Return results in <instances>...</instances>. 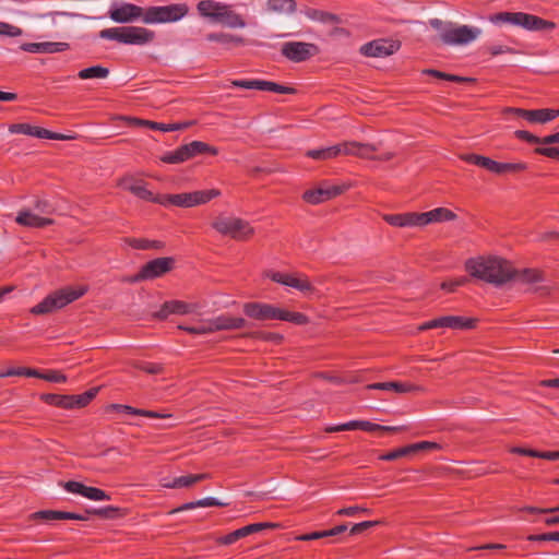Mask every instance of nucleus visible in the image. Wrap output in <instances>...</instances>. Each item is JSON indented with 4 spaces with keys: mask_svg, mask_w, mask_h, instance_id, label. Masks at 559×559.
<instances>
[{
    "mask_svg": "<svg viewBox=\"0 0 559 559\" xmlns=\"http://www.w3.org/2000/svg\"><path fill=\"white\" fill-rule=\"evenodd\" d=\"M413 454L412 453V449L409 445H406V447H403V448H400V449H396V450H393L386 454H383L380 456V460H383V461H395L397 459H401V457H404V456H407V455H411Z\"/></svg>",
    "mask_w": 559,
    "mask_h": 559,
    "instance_id": "nucleus-51",
    "label": "nucleus"
},
{
    "mask_svg": "<svg viewBox=\"0 0 559 559\" xmlns=\"http://www.w3.org/2000/svg\"><path fill=\"white\" fill-rule=\"evenodd\" d=\"M207 328L209 326L206 324V320H202L200 325H198V326L179 325V329H181L190 334H197V335L209 334Z\"/></svg>",
    "mask_w": 559,
    "mask_h": 559,
    "instance_id": "nucleus-57",
    "label": "nucleus"
},
{
    "mask_svg": "<svg viewBox=\"0 0 559 559\" xmlns=\"http://www.w3.org/2000/svg\"><path fill=\"white\" fill-rule=\"evenodd\" d=\"M240 538H242L240 531L236 530V531L229 533L228 535L217 538V543L221 545H231Z\"/></svg>",
    "mask_w": 559,
    "mask_h": 559,
    "instance_id": "nucleus-62",
    "label": "nucleus"
},
{
    "mask_svg": "<svg viewBox=\"0 0 559 559\" xmlns=\"http://www.w3.org/2000/svg\"><path fill=\"white\" fill-rule=\"evenodd\" d=\"M87 292L86 286L64 287L49 294L41 302L31 309V313L39 316L62 309L67 305L81 298Z\"/></svg>",
    "mask_w": 559,
    "mask_h": 559,
    "instance_id": "nucleus-3",
    "label": "nucleus"
},
{
    "mask_svg": "<svg viewBox=\"0 0 559 559\" xmlns=\"http://www.w3.org/2000/svg\"><path fill=\"white\" fill-rule=\"evenodd\" d=\"M206 39L209 41H217L222 44H229V43H241L242 39L240 37H236L230 34L225 33H211L206 35Z\"/></svg>",
    "mask_w": 559,
    "mask_h": 559,
    "instance_id": "nucleus-45",
    "label": "nucleus"
},
{
    "mask_svg": "<svg viewBox=\"0 0 559 559\" xmlns=\"http://www.w3.org/2000/svg\"><path fill=\"white\" fill-rule=\"evenodd\" d=\"M380 143H362L360 142V151L361 156L360 158H376L372 156V153L377 152L379 150Z\"/></svg>",
    "mask_w": 559,
    "mask_h": 559,
    "instance_id": "nucleus-58",
    "label": "nucleus"
},
{
    "mask_svg": "<svg viewBox=\"0 0 559 559\" xmlns=\"http://www.w3.org/2000/svg\"><path fill=\"white\" fill-rule=\"evenodd\" d=\"M109 74V70L102 66H95L83 69L79 72V78L82 80L87 79H106Z\"/></svg>",
    "mask_w": 559,
    "mask_h": 559,
    "instance_id": "nucleus-36",
    "label": "nucleus"
},
{
    "mask_svg": "<svg viewBox=\"0 0 559 559\" xmlns=\"http://www.w3.org/2000/svg\"><path fill=\"white\" fill-rule=\"evenodd\" d=\"M195 504H199L200 508H206V507H224L226 503L219 501L216 498L213 497H206L200 500L195 501Z\"/></svg>",
    "mask_w": 559,
    "mask_h": 559,
    "instance_id": "nucleus-63",
    "label": "nucleus"
},
{
    "mask_svg": "<svg viewBox=\"0 0 559 559\" xmlns=\"http://www.w3.org/2000/svg\"><path fill=\"white\" fill-rule=\"evenodd\" d=\"M15 222L19 225L26 227H45L51 225L53 221L51 218L40 217L33 213L29 209H23L17 213Z\"/></svg>",
    "mask_w": 559,
    "mask_h": 559,
    "instance_id": "nucleus-21",
    "label": "nucleus"
},
{
    "mask_svg": "<svg viewBox=\"0 0 559 559\" xmlns=\"http://www.w3.org/2000/svg\"><path fill=\"white\" fill-rule=\"evenodd\" d=\"M382 218L391 226L404 228V213L383 214Z\"/></svg>",
    "mask_w": 559,
    "mask_h": 559,
    "instance_id": "nucleus-59",
    "label": "nucleus"
},
{
    "mask_svg": "<svg viewBox=\"0 0 559 559\" xmlns=\"http://www.w3.org/2000/svg\"><path fill=\"white\" fill-rule=\"evenodd\" d=\"M426 73L430 74V75H433L438 79H443V80H448V81H451V82H456V83H464V82H473L474 79H471V78H465V76H459V75H453V74H447L444 72H440V71H437V70H427Z\"/></svg>",
    "mask_w": 559,
    "mask_h": 559,
    "instance_id": "nucleus-48",
    "label": "nucleus"
},
{
    "mask_svg": "<svg viewBox=\"0 0 559 559\" xmlns=\"http://www.w3.org/2000/svg\"><path fill=\"white\" fill-rule=\"evenodd\" d=\"M221 195L218 189H211L206 191H193L194 206L205 204L210 200Z\"/></svg>",
    "mask_w": 559,
    "mask_h": 559,
    "instance_id": "nucleus-42",
    "label": "nucleus"
},
{
    "mask_svg": "<svg viewBox=\"0 0 559 559\" xmlns=\"http://www.w3.org/2000/svg\"><path fill=\"white\" fill-rule=\"evenodd\" d=\"M465 270L471 276L497 287L509 283L516 274L509 261L496 255L471 258L465 262Z\"/></svg>",
    "mask_w": 559,
    "mask_h": 559,
    "instance_id": "nucleus-1",
    "label": "nucleus"
},
{
    "mask_svg": "<svg viewBox=\"0 0 559 559\" xmlns=\"http://www.w3.org/2000/svg\"><path fill=\"white\" fill-rule=\"evenodd\" d=\"M209 478V474H197V475H186L176 477L173 479L171 484H165V488H182L190 487L193 484Z\"/></svg>",
    "mask_w": 559,
    "mask_h": 559,
    "instance_id": "nucleus-30",
    "label": "nucleus"
},
{
    "mask_svg": "<svg viewBox=\"0 0 559 559\" xmlns=\"http://www.w3.org/2000/svg\"><path fill=\"white\" fill-rule=\"evenodd\" d=\"M212 227L219 234L229 236L236 240H246L253 234V228L249 222L227 215H218L213 222Z\"/></svg>",
    "mask_w": 559,
    "mask_h": 559,
    "instance_id": "nucleus-5",
    "label": "nucleus"
},
{
    "mask_svg": "<svg viewBox=\"0 0 559 559\" xmlns=\"http://www.w3.org/2000/svg\"><path fill=\"white\" fill-rule=\"evenodd\" d=\"M197 309L195 305L187 304L179 300L166 301L162 308L153 313V317L158 320H165L169 314H189L193 313Z\"/></svg>",
    "mask_w": 559,
    "mask_h": 559,
    "instance_id": "nucleus-17",
    "label": "nucleus"
},
{
    "mask_svg": "<svg viewBox=\"0 0 559 559\" xmlns=\"http://www.w3.org/2000/svg\"><path fill=\"white\" fill-rule=\"evenodd\" d=\"M224 5L225 4L215 2L213 0H203V1L199 2L198 10L201 15L211 17V19H214L215 21H217L222 10H224Z\"/></svg>",
    "mask_w": 559,
    "mask_h": 559,
    "instance_id": "nucleus-26",
    "label": "nucleus"
},
{
    "mask_svg": "<svg viewBox=\"0 0 559 559\" xmlns=\"http://www.w3.org/2000/svg\"><path fill=\"white\" fill-rule=\"evenodd\" d=\"M359 426H360V420H352V421L336 425V426H329L325 428V431L338 432V431L355 430V429H359Z\"/></svg>",
    "mask_w": 559,
    "mask_h": 559,
    "instance_id": "nucleus-54",
    "label": "nucleus"
},
{
    "mask_svg": "<svg viewBox=\"0 0 559 559\" xmlns=\"http://www.w3.org/2000/svg\"><path fill=\"white\" fill-rule=\"evenodd\" d=\"M188 13L185 3H175L162 7H148L144 17V24L174 23L181 20Z\"/></svg>",
    "mask_w": 559,
    "mask_h": 559,
    "instance_id": "nucleus-6",
    "label": "nucleus"
},
{
    "mask_svg": "<svg viewBox=\"0 0 559 559\" xmlns=\"http://www.w3.org/2000/svg\"><path fill=\"white\" fill-rule=\"evenodd\" d=\"M267 9L280 14H289L295 10L294 0H269Z\"/></svg>",
    "mask_w": 559,
    "mask_h": 559,
    "instance_id": "nucleus-33",
    "label": "nucleus"
},
{
    "mask_svg": "<svg viewBox=\"0 0 559 559\" xmlns=\"http://www.w3.org/2000/svg\"><path fill=\"white\" fill-rule=\"evenodd\" d=\"M160 159L164 163L179 164L190 159V157L187 146L181 145L176 151L166 153Z\"/></svg>",
    "mask_w": 559,
    "mask_h": 559,
    "instance_id": "nucleus-34",
    "label": "nucleus"
},
{
    "mask_svg": "<svg viewBox=\"0 0 559 559\" xmlns=\"http://www.w3.org/2000/svg\"><path fill=\"white\" fill-rule=\"evenodd\" d=\"M358 512H362L365 514H370L371 513V511L369 509H367V508L355 506V507H347V508L340 509L337 511V514L338 515L353 516V515H355Z\"/></svg>",
    "mask_w": 559,
    "mask_h": 559,
    "instance_id": "nucleus-61",
    "label": "nucleus"
},
{
    "mask_svg": "<svg viewBox=\"0 0 559 559\" xmlns=\"http://www.w3.org/2000/svg\"><path fill=\"white\" fill-rule=\"evenodd\" d=\"M429 24L438 31L440 39L451 46H464L477 40L483 31L480 27L466 24L443 22L440 19H431Z\"/></svg>",
    "mask_w": 559,
    "mask_h": 559,
    "instance_id": "nucleus-2",
    "label": "nucleus"
},
{
    "mask_svg": "<svg viewBox=\"0 0 559 559\" xmlns=\"http://www.w3.org/2000/svg\"><path fill=\"white\" fill-rule=\"evenodd\" d=\"M11 376L35 377V376H37V370L31 369V368H16V369H10L5 372L0 373V378L11 377Z\"/></svg>",
    "mask_w": 559,
    "mask_h": 559,
    "instance_id": "nucleus-56",
    "label": "nucleus"
},
{
    "mask_svg": "<svg viewBox=\"0 0 559 559\" xmlns=\"http://www.w3.org/2000/svg\"><path fill=\"white\" fill-rule=\"evenodd\" d=\"M424 213H404V228L425 227Z\"/></svg>",
    "mask_w": 559,
    "mask_h": 559,
    "instance_id": "nucleus-41",
    "label": "nucleus"
},
{
    "mask_svg": "<svg viewBox=\"0 0 559 559\" xmlns=\"http://www.w3.org/2000/svg\"><path fill=\"white\" fill-rule=\"evenodd\" d=\"M473 319H465L463 317L447 316L438 318L439 328L450 329H472L474 326Z\"/></svg>",
    "mask_w": 559,
    "mask_h": 559,
    "instance_id": "nucleus-25",
    "label": "nucleus"
},
{
    "mask_svg": "<svg viewBox=\"0 0 559 559\" xmlns=\"http://www.w3.org/2000/svg\"><path fill=\"white\" fill-rule=\"evenodd\" d=\"M515 19H516V22H515L516 26H521L528 31H538V29H543L546 27H548V28L554 27L552 23L547 22L538 16L523 13V12H516Z\"/></svg>",
    "mask_w": 559,
    "mask_h": 559,
    "instance_id": "nucleus-20",
    "label": "nucleus"
},
{
    "mask_svg": "<svg viewBox=\"0 0 559 559\" xmlns=\"http://www.w3.org/2000/svg\"><path fill=\"white\" fill-rule=\"evenodd\" d=\"M231 85L241 88L270 91L281 94L295 93V90L293 87L283 86L277 83L263 80H234L231 82Z\"/></svg>",
    "mask_w": 559,
    "mask_h": 559,
    "instance_id": "nucleus-12",
    "label": "nucleus"
},
{
    "mask_svg": "<svg viewBox=\"0 0 559 559\" xmlns=\"http://www.w3.org/2000/svg\"><path fill=\"white\" fill-rule=\"evenodd\" d=\"M400 44L394 40L378 39L361 46L360 51L367 57L382 58L397 51Z\"/></svg>",
    "mask_w": 559,
    "mask_h": 559,
    "instance_id": "nucleus-11",
    "label": "nucleus"
},
{
    "mask_svg": "<svg viewBox=\"0 0 559 559\" xmlns=\"http://www.w3.org/2000/svg\"><path fill=\"white\" fill-rule=\"evenodd\" d=\"M424 218H425V225L427 226V225L433 224V223H442V222H447V221H453L456 218V215L452 211H450L445 207H437L429 212H425Z\"/></svg>",
    "mask_w": 559,
    "mask_h": 559,
    "instance_id": "nucleus-24",
    "label": "nucleus"
},
{
    "mask_svg": "<svg viewBox=\"0 0 559 559\" xmlns=\"http://www.w3.org/2000/svg\"><path fill=\"white\" fill-rule=\"evenodd\" d=\"M98 388H93L80 395H71L72 408L86 406L98 393Z\"/></svg>",
    "mask_w": 559,
    "mask_h": 559,
    "instance_id": "nucleus-38",
    "label": "nucleus"
},
{
    "mask_svg": "<svg viewBox=\"0 0 559 559\" xmlns=\"http://www.w3.org/2000/svg\"><path fill=\"white\" fill-rule=\"evenodd\" d=\"M514 278H518L522 284L528 285L530 292L542 296H546L552 289L557 288V286L551 284L542 271L535 269H525L520 272L516 271Z\"/></svg>",
    "mask_w": 559,
    "mask_h": 559,
    "instance_id": "nucleus-7",
    "label": "nucleus"
},
{
    "mask_svg": "<svg viewBox=\"0 0 559 559\" xmlns=\"http://www.w3.org/2000/svg\"><path fill=\"white\" fill-rule=\"evenodd\" d=\"M64 488L69 492L82 495L90 500L102 501L110 499L109 495H107L104 490L95 487H87L78 481H68L64 485Z\"/></svg>",
    "mask_w": 559,
    "mask_h": 559,
    "instance_id": "nucleus-18",
    "label": "nucleus"
},
{
    "mask_svg": "<svg viewBox=\"0 0 559 559\" xmlns=\"http://www.w3.org/2000/svg\"><path fill=\"white\" fill-rule=\"evenodd\" d=\"M516 12H501L497 13L495 15H491L489 17L490 22L498 24V23H509L512 25H515L516 22Z\"/></svg>",
    "mask_w": 559,
    "mask_h": 559,
    "instance_id": "nucleus-53",
    "label": "nucleus"
},
{
    "mask_svg": "<svg viewBox=\"0 0 559 559\" xmlns=\"http://www.w3.org/2000/svg\"><path fill=\"white\" fill-rule=\"evenodd\" d=\"M222 330H239L248 325L243 318H235L230 316H218V321Z\"/></svg>",
    "mask_w": 559,
    "mask_h": 559,
    "instance_id": "nucleus-32",
    "label": "nucleus"
},
{
    "mask_svg": "<svg viewBox=\"0 0 559 559\" xmlns=\"http://www.w3.org/2000/svg\"><path fill=\"white\" fill-rule=\"evenodd\" d=\"M286 286L296 288L306 294H311L316 290L308 277L299 273L290 274Z\"/></svg>",
    "mask_w": 559,
    "mask_h": 559,
    "instance_id": "nucleus-27",
    "label": "nucleus"
},
{
    "mask_svg": "<svg viewBox=\"0 0 559 559\" xmlns=\"http://www.w3.org/2000/svg\"><path fill=\"white\" fill-rule=\"evenodd\" d=\"M162 199L165 200L164 205L171 204V205L181 206V207L194 206L193 192L162 195Z\"/></svg>",
    "mask_w": 559,
    "mask_h": 559,
    "instance_id": "nucleus-28",
    "label": "nucleus"
},
{
    "mask_svg": "<svg viewBox=\"0 0 559 559\" xmlns=\"http://www.w3.org/2000/svg\"><path fill=\"white\" fill-rule=\"evenodd\" d=\"M40 399L47 404L55 405L61 408H72L71 395H58V394H41Z\"/></svg>",
    "mask_w": 559,
    "mask_h": 559,
    "instance_id": "nucleus-35",
    "label": "nucleus"
},
{
    "mask_svg": "<svg viewBox=\"0 0 559 559\" xmlns=\"http://www.w3.org/2000/svg\"><path fill=\"white\" fill-rule=\"evenodd\" d=\"M349 187L350 183L332 185L323 181L318 187L307 190L302 198L306 202L316 205L342 194Z\"/></svg>",
    "mask_w": 559,
    "mask_h": 559,
    "instance_id": "nucleus-9",
    "label": "nucleus"
},
{
    "mask_svg": "<svg viewBox=\"0 0 559 559\" xmlns=\"http://www.w3.org/2000/svg\"><path fill=\"white\" fill-rule=\"evenodd\" d=\"M35 378L44 379L55 383H64L67 381V377L57 370H48L46 372H40L37 370V376H35Z\"/></svg>",
    "mask_w": 559,
    "mask_h": 559,
    "instance_id": "nucleus-44",
    "label": "nucleus"
},
{
    "mask_svg": "<svg viewBox=\"0 0 559 559\" xmlns=\"http://www.w3.org/2000/svg\"><path fill=\"white\" fill-rule=\"evenodd\" d=\"M9 131L11 133H22V134H27V135L36 136V138H39V139H51V140H67V139H69V136H67V135H63V134H60V133H55V132H51V131L46 130L44 128L34 127V126H31V124H27V123L12 124V126H10Z\"/></svg>",
    "mask_w": 559,
    "mask_h": 559,
    "instance_id": "nucleus-15",
    "label": "nucleus"
},
{
    "mask_svg": "<svg viewBox=\"0 0 559 559\" xmlns=\"http://www.w3.org/2000/svg\"><path fill=\"white\" fill-rule=\"evenodd\" d=\"M217 22H221L230 28H243L246 26L245 20L236 12L229 9L228 5H224Z\"/></svg>",
    "mask_w": 559,
    "mask_h": 559,
    "instance_id": "nucleus-23",
    "label": "nucleus"
},
{
    "mask_svg": "<svg viewBox=\"0 0 559 559\" xmlns=\"http://www.w3.org/2000/svg\"><path fill=\"white\" fill-rule=\"evenodd\" d=\"M119 186L139 197L140 199L165 204V200L162 199V197H155L150 190L146 189L143 181L133 177H126L121 179Z\"/></svg>",
    "mask_w": 559,
    "mask_h": 559,
    "instance_id": "nucleus-14",
    "label": "nucleus"
},
{
    "mask_svg": "<svg viewBox=\"0 0 559 559\" xmlns=\"http://www.w3.org/2000/svg\"><path fill=\"white\" fill-rule=\"evenodd\" d=\"M243 312L246 316L255 320H273L278 319L281 309L269 304L248 302L243 305Z\"/></svg>",
    "mask_w": 559,
    "mask_h": 559,
    "instance_id": "nucleus-13",
    "label": "nucleus"
},
{
    "mask_svg": "<svg viewBox=\"0 0 559 559\" xmlns=\"http://www.w3.org/2000/svg\"><path fill=\"white\" fill-rule=\"evenodd\" d=\"M99 37L124 45L143 46L154 40L155 33L141 26H119L100 31Z\"/></svg>",
    "mask_w": 559,
    "mask_h": 559,
    "instance_id": "nucleus-4",
    "label": "nucleus"
},
{
    "mask_svg": "<svg viewBox=\"0 0 559 559\" xmlns=\"http://www.w3.org/2000/svg\"><path fill=\"white\" fill-rule=\"evenodd\" d=\"M280 320L289 321L296 324H306L308 323V318L300 312H289L281 309Z\"/></svg>",
    "mask_w": 559,
    "mask_h": 559,
    "instance_id": "nucleus-46",
    "label": "nucleus"
},
{
    "mask_svg": "<svg viewBox=\"0 0 559 559\" xmlns=\"http://www.w3.org/2000/svg\"><path fill=\"white\" fill-rule=\"evenodd\" d=\"M22 34H23L22 28L15 26L13 24L0 21V35L1 36L19 37Z\"/></svg>",
    "mask_w": 559,
    "mask_h": 559,
    "instance_id": "nucleus-52",
    "label": "nucleus"
},
{
    "mask_svg": "<svg viewBox=\"0 0 559 559\" xmlns=\"http://www.w3.org/2000/svg\"><path fill=\"white\" fill-rule=\"evenodd\" d=\"M146 8L139 7L130 2L111 4L108 15L115 23L130 24L136 21L144 23Z\"/></svg>",
    "mask_w": 559,
    "mask_h": 559,
    "instance_id": "nucleus-8",
    "label": "nucleus"
},
{
    "mask_svg": "<svg viewBox=\"0 0 559 559\" xmlns=\"http://www.w3.org/2000/svg\"><path fill=\"white\" fill-rule=\"evenodd\" d=\"M409 447L412 449L413 454L420 450H441L442 449V445L440 443L432 442V441H420L417 443L409 444Z\"/></svg>",
    "mask_w": 559,
    "mask_h": 559,
    "instance_id": "nucleus-55",
    "label": "nucleus"
},
{
    "mask_svg": "<svg viewBox=\"0 0 559 559\" xmlns=\"http://www.w3.org/2000/svg\"><path fill=\"white\" fill-rule=\"evenodd\" d=\"M175 260L173 258H157L150 261L142 267V277L153 280L169 272L174 266Z\"/></svg>",
    "mask_w": 559,
    "mask_h": 559,
    "instance_id": "nucleus-16",
    "label": "nucleus"
},
{
    "mask_svg": "<svg viewBox=\"0 0 559 559\" xmlns=\"http://www.w3.org/2000/svg\"><path fill=\"white\" fill-rule=\"evenodd\" d=\"M317 48L313 44L304 41H289L282 46V53L292 61L300 62L312 55H314Z\"/></svg>",
    "mask_w": 559,
    "mask_h": 559,
    "instance_id": "nucleus-10",
    "label": "nucleus"
},
{
    "mask_svg": "<svg viewBox=\"0 0 559 559\" xmlns=\"http://www.w3.org/2000/svg\"><path fill=\"white\" fill-rule=\"evenodd\" d=\"M69 48L68 43H24L21 45V49L32 53H55L61 52Z\"/></svg>",
    "mask_w": 559,
    "mask_h": 559,
    "instance_id": "nucleus-19",
    "label": "nucleus"
},
{
    "mask_svg": "<svg viewBox=\"0 0 559 559\" xmlns=\"http://www.w3.org/2000/svg\"><path fill=\"white\" fill-rule=\"evenodd\" d=\"M34 519H43V520H61V511H52V510H46V511H39L32 515Z\"/></svg>",
    "mask_w": 559,
    "mask_h": 559,
    "instance_id": "nucleus-60",
    "label": "nucleus"
},
{
    "mask_svg": "<svg viewBox=\"0 0 559 559\" xmlns=\"http://www.w3.org/2000/svg\"><path fill=\"white\" fill-rule=\"evenodd\" d=\"M526 169V165L524 163H498L496 174H507V173H516Z\"/></svg>",
    "mask_w": 559,
    "mask_h": 559,
    "instance_id": "nucleus-47",
    "label": "nucleus"
},
{
    "mask_svg": "<svg viewBox=\"0 0 559 559\" xmlns=\"http://www.w3.org/2000/svg\"><path fill=\"white\" fill-rule=\"evenodd\" d=\"M35 209L39 213L51 214L55 212L53 206L47 200H37L35 202Z\"/></svg>",
    "mask_w": 559,
    "mask_h": 559,
    "instance_id": "nucleus-64",
    "label": "nucleus"
},
{
    "mask_svg": "<svg viewBox=\"0 0 559 559\" xmlns=\"http://www.w3.org/2000/svg\"><path fill=\"white\" fill-rule=\"evenodd\" d=\"M307 16L311 20H314V21H320L322 23H326V24H337L340 23V17L334 15V14H331V13H328V12H323V11H318V10H309L307 12Z\"/></svg>",
    "mask_w": 559,
    "mask_h": 559,
    "instance_id": "nucleus-39",
    "label": "nucleus"
},
{
    "mask_svg": "<svg viewBox=\"0 0 559 559\" xmlns=\"http://www.w3.org/2000/svg\"><path fill=\"white\" fill-rule=\"evenodd\" d=\"M426 73L430 74V75H433L438 79H443V80H448V81H451V82H456V83H464V82H473L474 79H471V78H465V76H459V75H453V74H447L444 72H440V71H437V70H427Z\"/></svg>",
    "mask_w": 559,
    "mask_h": 559,
    "instance_id": "nucleus-49",
    "label": "nucleus"
},
{
    "mask_svg": "<svg viewBox=\"0 0 559 559\" xmlns=\"http://www.w3.org/2000/svg\"><path fill=\"white\" fill-rule=\"evenodd\" d=\"M126 242L134 249L146 250L151 248H160L163 245L159 241H151L146 239L128 238Z\"/></svg>",
    "mask_w": 559,
    "mask_h": 559,
    "instance_id": "nucleus-43",
    "label": "nucleus"
},
{
    "mask_svg": "<svg viewBox=\"0 0 559 559\" xmlns=\"http://www.w3.org/2000/svg\"><path fill=\"white\" fill-rule=\"evenodd\" d=\"M341 154H342L341 143L333 145V146L320 148V150H310L307 152V156L311 157L313 159H329V158L336 157Z\"/></svg>",
    "mask_w": 559,
    "mask_h": 559,
    "instance_id": "nucleus-31",
    "label": "nucleus"
},
{
    "mask_svg": "<svg viewBox=\"0 0 559 559\" xmlns=\"http://www.w3.org/2000/svg\"><path fill=\"white\" fill-rule=\"evenodd\" d=\"M359 147L360 142L357 141H348L341 143L342 154L344 155L360 157L362 154Z\"/></svg>",
    "mask_w": 559,
    "mask_h": 559,
    "instance_id": "nucleus-50",
    "label": "nucleus"
},
{
    "mask_svg": "<svg viewBox=\"0 0 559 559\" xmlns=\"http://www.w3.org/2000/svg\"><path fill=\"white\" fill-rule=\"evenodd\" d=\"M187 150L189 152V157L192 158L198 154L202 153H211V154H217V150L213 146L207 145L204 142L201 141H193L189 144H186Z\"/></svg>",
    "mask_w": 559,
    "mask_h": 559,
    "instance_id": "nucleus-37",
    "label": "nucleus"
},
{
    "mask_svg": "<svg viewBox=\"0 0 559 559\" xmlns=\"http://www.w3.org/2000/svg\"><path fill=\"white\" fill-rule=\"evenodd\" d=\"M359 429L365 430V431H390V432H394V431L404 430L405 427L404 426H381V425H378V424H372V423L367 421V420H360Z\"/></svg>",
    "mask_w": 559,
    "mask_h": 559,
    "instance_id": "nucleus-40",
    "label": "nucleus"
},
{
    "mask_svg": "<svg viewBox=\"0 0 559 559\" xmlns=\"http://www.w3.org/2000/svg\"><path fill=\"white\" fill-rule=\"evenodd\" d=\"M367 389L370 390H388V391H394L397 393H405L413 390H417L416 386L402 383V382H379V383H372L367 386Z\"/></svg>",
    "mask_w": 559,
    "mask_h": 559,
    "instance_id": "nucleus-29",
    "label": "nucleus"
},
{
    "mask_svg": "<svg viewBox=\"0 0 559 559\" xmlns=\"http://www.w3.org/2000/svg\"><path fill=\"white\" fill-rule=\"evenodd\" d=\"M504 112H511L519 117L524 118L530 123H547L545 109L526 110L521 108H506Z\"/></svg>",
    "mask_w": 559,
    "mask_h": 559,
    "instance_id": "nucleus-22",
    "label": "nucleus"
}]
</instances>
